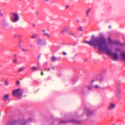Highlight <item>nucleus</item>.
Wrapping results in <instances>:
<instances>
[{
    "label": "nucleus",
    "mask_w": 125,
    "mask_h": 125,
    "mask_svg": "<svg viewBox=\"0 0 125 125\" xmlns=\"http://www.w3.org/2000/svg\"><path fill=\"white\" fill-rule=\"evenodd\" d=\"M105 39L103 37L100 39L99 38H96L91 40L90 41H85L84 43L88 44L89 45H93L94 46H97L99 49L101 51L102 49V48L106 42Z\"/></svg>",
    "instance_id": "obj_1"
},
{
    "label": "nucleus",
    "mask_w": 125,
    "mask_h": 125,
    "mask_svg": "<svg viewBox=\"0 0 125 125\" xmlns=\"http://www.w3.org/2000/svg\"><path fill=\"white\" fill-rule=\"evenodd\" d=\"M104 44L102 48V49L101 51L105 52L107 54L113 56L114 60H117L118 57V54L116 53H113L109 49L107 45L106 40L105 43Z\"/></svg>",
    "instance_id": "obj_2"
},
{
    "label": "nucleus",
    "mask_w": 125,
    "mask_h": 125,
    "mask_svg": "<svg viewBox=\"0 0 125 125\" xmlns=\"http://www.w3.org/2000/svg\"><path fill=\"white\" fill-rule=\"evenodd\" d=\"M69 122H73L75 124H80L82 123V121L73 119H68L65 120H61L59 121V123L61 124H65Z\"/></svg>",
    "instance_id": "obj_3"
},
{
    "label": "nucleus",
    "mask_w": 125,
    "mask_h": 125,
    "mask_svg": "<svg viewBox=\"0 0 125 125\" xmlns=\"http://www.w3.org/2000/svg\"><path fill=\"white\" fill-rule=\"evenodd\" d=\"M12 15V21L13 22H15L18 21L19 19V17L18 13L15 12H12L10 13Z\"/></svg>",
    "instance_id": "obj_4"
},
{
    "label": "nucleus",
    "mask_w": 125,
    "mask_h": 125,
    "mask_svg": "<svg viewBox=\"0 0 125 125\" xmlns=\"http://www.w3.org/2000/svg\"><path fill=\"white\" fill-rule=\"evenodd\" d=\"M23 91L21 89H18L13 91L12 95L15 97H18L21 96Z\"/></svg>",
    "instance_id": "obj_5"
},
{
    "label": "nucleus",
    "mask_w": 125,
    "mask_h": 125,
    "mask_svg": "<svg viewBox=\"0 0 125 125\" xmlns=\"http://www.w3.org/2000/svg\"><path fill=\"white\" fill-rule=\"evenodd\" d=\"M108 40L109 42L111 43L114 44L116 45H118L121 46H123L124 45V44L122 43L121 42L114 41L112 40L110 37L108 38Z\"/></svg>",
    "instance_id": "obj_6"
},
{
    "label": "nucleus",
    "mask_w": 125,
    "mask_h": 125,
    "mask_svg": "<svg viewBox=\"0 0 125 125\" xmlns=\"http://www.w3.org/2000/svg\"><path fill=\"white\" fill-rule=\"evenodd\" d=\"M120 87L118 86L116 89V97L118 98H119L120 97Z\"/></svg>",
    "instance_id": "obj_7"
},
{
    "label": "nucleus",
    "mask_w": 125,
    "mask_h": 125,
    "mask_svg": "<svg viewBox=\"0 0 125 125\" xmlns=\"http://www.w3.org/2000/svg\"><path fill=\"white\" fill-rule=\"evenodd\" d=\"M93 111L89 108H87L85 110V113L87 116L91 115H92Z\"/></svg>",
    "instance_id": "obj_8"
},
{
    "label": "nucleus",
    "mask_w": 125,
    "mask_h": 125,
    "mask_svg": "<svg viewBox=\"0 0 125 125\" xmlns=\"http://www.w3.org/2000/svg\"><path fill=\"white\" fill-rule=\"evenodd\" d=\"M45 42L43 41L41 39H38L37 41V45H41L45 44Z\"/></svg>",
    "instance_id": "obj_9"
},
{
    "label": "nucleus",
    "mask_w": 125,
    "mask_h": 125,
    "mask_svg": "<svg viewBox=\"0 0 125 125\" xmlns=\"http://www.w3.org/2000/svg\"><path fill=\"white\" fill-rule=\"evenodd\" d=\"M120 55L121 58L122 60L125 61V51H123L120 52Z\"/></svg>",
    "instance_id": "obj_10"
},
{
    "label": "nucleus",
    "mask_w": 125,
    "mask_h": 125,
    "mask_svg": "<svg viewBox=\"0 0 125 125\" xmlns=\"http://www.w3.org/2000/svg\"><path fill=\"white\" fill-rule=\"evenodd\" d=\"M115 104H113L112 103H111L108 107V109L109 110H111L114 109L115 107Z\"/></svg>",
    "instance_id": "obj_11"
},
{
    "label": "nucleus",
    "mask_w": 125,
    "mask_h": 125,
    "mask_svg": "<svg viewBox=\"0 0 125 125\" xmlns=\"http://www.w3.org/2000/svg\"><path fill=\"white\" fill-rule=\"evenodd\" d=\"M7 125H17L16 122L14 121H10L7 123Z\"/></svg>",
    "instance_id": "obj_12"
},
{
    "label": "nucleus",
    "mask_w": 125,
    "mask_h": 125,
    "mask_svg": "<svg viewBox=\"0 0 125 125\" xmlns=\"http://www.w3.org/2000/svg\"><path fill=\"white\" fill-rule=\"evenodd\" d=\"M87 90V88L85 86L83 87L82 89V93L83 94H84L86 93Z\"/></svg>",
    "instance_id": "obj_13"
},
{
    "label": "nucleus",
    "mask_w": 125,
    "mask_h": 125,
    "mask_svg": "<svg viewBox=\"0 0 125 125\" xmlns=\"http://www.w3.org/2000/svg\"><path fill=\"white\" fill-rule=\"evenodd\" d=\"M9 96V95L8 94H5L4 95L3 98V100L4 101H6V99L8 98Z\"/></svg>",
    "instance_id": "obj_14"
},
{
    "label": "nucleus",
    "mask_w": 125,
    "mask_h": 125,
    "mask_svg": "<svg viewBox=\"0 0 125 125\" xmlns=\"http://www.w3.org/2000/svg\"><path fill=\"white\" fill-rule=\"evenodd\" d=\"M98 79L100 82L102 81L103 79V77L101 75H99L98 76Z\"/></svg>",
    "instance_id": "obj_15"
},
{
    "label": "nucleus",
    "mask_w": 125,
    "mask_h": 125,
    "mask_svg": "<svg viewBox=\"0 0 125 125\" xmlns=\"http://www.w3.org/2000/svg\"><path fill=\"white\" fill-rule=\"evenodd\" d=\"M91 10V9L89 8H88L86 11V13L87 17H88L89 16V12Z\"/></svg>",
    "instance_id": "obj_16"
},
{
    "label": "nucleus",
    "mask_w": 125,
    "mask_h": 125,
    "mask_svg": "<svg viewBox=\"0 0 125 125\" xmlns=\"http://www.w3.org/2000/svg\"><path fill=\"white\" fill-rule=\"evenodd\" d=\"M68 34L70 36H73L74 35V33L73 32H67Z\"/></svg>",
    "instance_id": "obj_17"
},
{
    "label": "nucleus",
    "mask_w": 125,
    "mask_h": 125,
    "mask_svg": "<svg viewBox=\"0 0 125 125\" xmlns=\"http://www.w3.org/2000/svg\"><path fill=\"white\" fill-rule=\"evenodd\" d=\"M87 88V90H90L93 87V86L92 85L86 86Z\"/></svg>",
    "instance_id": "obj_18"
},
{
    "label": "nucleus",
    "mask_w": 125,
    "mask_h": 125,
    "mask_svg": "<svg viewBox=\"0 0 125 125\" xmlns=\"http://www.w3.org/2000/svg\"><path fill=\"white\" fill-rule=\"evenodd\" d=\"M43 35L45 36H47L48 37H49L50 36L48 34V33L47 32H43Z\"/></svg>",
    "instance_id": "obj_19"
},
{
    "label": "nucleus",
    "mask_w": 125,
    "mask_h": 125,
    "mask_svg": "<svg viewBox=\"0 0 125 125\" xmlns=\"http://www.w3.org/2000/svg\"><path fill=\"white\" fill-rule=\"evenodd\" d=\"M25 68V67H21L19 70L18 72H20L24 70Z\"/></svg>",
    "instance_id": "obj_20"
},
{
    "label": "nucleus",
    "mask_w": 125,
    "mask_h": 125,
    "mask_svg": "<svg viewBox=\"0 0 125 125\" xmlns=\"http://www.w3.org/2000/svg\"><path fill=\"white\" fill-rule=\"evenodd\" d=\"M57 58L55 56H52V61L53 62L56 61V60Z\"/></svg>",
    "instance_id": "obj_21"
},
{
    "label": "nucleus",
    "mask_w": 125,
    "mask_h": 125,
    "mask_svg": "<svg viewBox=\"0 0 125 125\" xmlns=\"http://www.w3.org/2000/svg\"><path fill=\"white\" fill-rule=\"evenodd\" d=\"M17 37H18L19 38H20L21 37V35L17 34H15L14 36V37L15 38Z\"/></svg>",
    "instance_id": "obj_22"
},
{
    "label": "nucleus",
    "mask_w": 125,
    "mask_h": 125,
    "mask_svg": "<svg viewBox=\"0 0 125 125\" xmlns=\"http://www.w3.org/2000/svg\"><path fill=\"white\" fill-rule=\"evenodd\" d=\"M77 30L79 31H83V28L81 27H79L77 28Z\"/></svg>",
    "instance_id": "obj_23"
},
{
    "label": "nucleus",
    "mask_w": 125,
    "mask_h": 125,
    "mask_svg": "<svg viewBox=\"0 0 125 125\" xmlns=\"http://www.w3.org/2000/svg\"><path fill=\"white\" fill-rule=\"evenodd\" d=\"M37 34L36 33L34 34L33 35L31 36V37L32 38H35L37 37Z\"/></svg>",
    "instance_id": "obj_24"
},
{
    "label": "nucleus",
    "mask_w": 125,
    "mask_h": 125,
    "mask_svg": "<svg viewBox=\"0 0 125 125\" xmlns=\"http://www.w3.org/2000/svg\"><path fill=\"white\" fill-rule=\"evenodd\" d=\"M38 68V67H33L31 68V69L33 71H35Z\"/></svg>",
    "instance_id": "obj_25"
},
{
    "label": "nucleus",
    "mask_w": 125,
    "mask_h": 125,
    "mask_svg": "<svg viewBox=\"0 0 125 125\" xmlns=\"http://www.w3.org/2000/svg\"><path fill=\"white\" fill-rule=\"evenodd\" d=\"M34 14L37 17H38L39 16V13L37 11H35L34 12Z\"/></svg>",
    "instance_id": "obj_26"
},
{
    "label": "nucleus",
    "mask_w": 125,
    "mask_h": 125,
    "mask_svg": "<svg viewBox=\"0 0 125 125\" xmlns=\"http://www.w3.org/2000/svg\"><path fill=\"white\" fill-rule=\"evenodd\" d=\"M70 27H67L65 28L64 29H63V31H67L69 30L70 29Z\"/></svg>",
    "instance_id": "obj_27"
},
{
    "label": "nucleus",
    "mask_w": 125,
    "mask_h": 125,
    "mask_svg": "<svg viewBox=\"0 0 125 125\" xmlns=\"http://www.w3.org/2000/svg\"><path fill=\"white\" fill-rule=\"evenodd\" d=\"M77 54L76 53L74 54L73 56V59H74L75 57L77 56Z\"/></svg>",
    "instance_id": "obj_28"
},
{
    "label": "nucleus",
    "mask_w": 125,
    "mask_h": 125,
    "mask_svg": "<svg viewBox=\"0 0 125 125\" xmlns=\"http://www.w3.org/2000/svg\"><path fill=\"white\" fill-rule=\"evenodd\" d=\"M17 59L16 58H14L13 61V62L14 63H15L17 62Z\"/></svg>",
    "instance_id": "obj_29"
},
{
    "label": "nucleus",
    "mask_w": 125,
    "mask_h": 125,
    "mask_svg": "<svg viewBox=\"0 0 125 125\" xmlns=\"http://www.w3.org/2000/svg\"><path fill=\"white\" fill-rule=\"evenodd\" d=\"M50 70H51V69L49 68H46L44 69L45 71L48 70L49 71H50Z\"/></svg>",
    "instance_id": "obj_30"
},
{
    "label": "nucleus",
    "mask_w": 125,
    "mask_h": 125,
    "mask_svg": "<svg viewBox=\"0 0 125 125\" xmlns=\"http://www.w3.org/2000/svg\"><path fill=\"white\" fill-rule=\"evenodd\" d=\"M69 5H66L65 6V9H68L69 7Z\"/></svg>",
    "instance_id": "obj_31"
},
{
    "label": "nucleus",
    "mask_w": 125,
    "mask_h": 125,
    "mask_svg": "<svg viewBox=\"0 0 125 125\" xmlns=\"http://www.w3.org/2000/svg\"><path fill=\"white\" fill-rule=\"evenodd\" d=\"M76 21L77 22H81L80 20L79 19H77L76 20Z\"/></svg>",
    "instance_id": "obj_32"
},
{
    "label": "nucleus",
    "mask_w": 125,
    "mask_h": 125,
    "mask_svg": "<svg viewBox=\"0 0 125 125\" xmlns=\"http://www.w3.org/2000/svg\"><path fill=\"white\" fill-rule=\"evenodd\" d=\"M5 83L6 85H7L8 84V82L6 80L5 81Z\"/></svg>",
    "instance_id": "obj_33"
},
{
    "label": "nucleus",
    "mask_w": 125,
    "mask_h": 125,
    "mask_svg": "<svg viewBox=\"0 0 125 125\" xmlns=\"http://www.w3.org/2000/svg\"><path fill=\"white\" fill-rule=\"evenodd\" d=\"M3 15V14L1 12L0 10V16H2Z\"/></svg>",
    "instance_id": "obj_34"
},
{
    "label": "nucleus",
    "mask_w": 125,
    "mask_h": 125,
    "mask_svg": "<svg viewBox=\"0 0 125 125\" xmlns=\"http://www.w3.org/2000/svg\"><path fill=\"white\" fill-rule=\"evenodd\" d=\"M23 125H25L26 124V122L25 121H23Z\"/></svg>",
    "instance_id": "obj_35"
},
{
    "label": "nucleus",
    "mask_w": 125,
    "mask_h": 125,
    "mask_svg": "<svg viewBox=\"0 0 125 125\" xmlns=\"http://www.w3.org/2000/svg\"><path fill=\"white\" fill-rule=\"evenodd\" d=\"M41 56V54H40L38 56V60H39V58H40Z\"/></svg>",
    "instance_id": "obj_36"
},
{
    "label": "nucleus",
    "mask_w": 125,
    "mask_h": 125,
    "mask_svg": "<svg viewBox=\"0 0 125 125\" xmlns=\"http://www.w3.org/2000/svg\"><path fill=\"white\" fill-rule=\"evenodd\" d=\"M22 51H23L26 52L27 51V50L23 48L22 49Z\"/></svg>",
    "instance_id": "obj_37"
},
{
    "label": "nucleus",
    "mask_w": 125,
    "mask_h": 125,
    "mask_svg": "<svg viewBox=\"0 0 125 125\" xmlns=\"http://www.w3.org/2000/svg\"><path fill=\"white\" fill-rule=\"evenodd\" d=\"M36 24H33L32 25V26L33 27H35L36 26Z\"/></svg>",
    "instance_id": "obj_38"
},
{
    "label": "nucleus",
    "mask_w": 125,
    "mask_h": 125,
    "mask_svg": "<svg viewBox=\"0 0 125 125\" xmlns=\"http://www.w3.org/2000/svg\"><path fill=\"white\" fill-rule=\"evenodd\" d=\"M63 55H66V53L65 52H63Z\"/></svg>",
    "instance_id": "obj_39"
},
{
    "label": "nucleus",
    "mask_w": 125,
    "mask_h": 125,
    "mask_svg": "<svg viewBox=\"0 0 125 125\" xmlns=\"http://www.w3.org/2000/svg\"><path fill=\"white\" fill-rule=\"evenodd\" d=\"M44 1L47 3L49 2V0H44Z\"/></svg>",
    "instance_id": "obj_40"
},
{
    "label": "nucleus",
    "mask_w": 125,
    "mask_h": 125,
    "mask_svg": "<svg viewBox=\"0 0 125 125\" xmlns=\"http://www.w3.org/2000/svg\"><path fill=\"white\" fill-rule=\"evenodd\" d=\"M17 46L19 48H21V45L19 44H18L17 45Z\"/></svg>",
    "instance_id": "obj_41"
},
{
    "label": "nucleus",
    "mask_w": 125,
    "mask_h": 125,
    "mask_svg": "<svg viewBox=\"0 0 125 125\" xmlns=\"http://www.w3.org/2000/svg\"><path fill=\"white\" fill-rule=\"evenodd\" d=\"M98 86L97 85H96L95 87V89H97L98 88Z\"/></svg>",
    "instance_id": "obj_42"
},
{
    "label": "nucleus",
    "mask_w": 125,
    "mask_h": 125,
    "mask_svg": "<svg viewBox=\"0 0 125 125\" xmlns=\"http://www.w3.org/2000/svg\"><path fill=\"white\" fill-rule=\"evenodd\" d=\"M17 83L18 84H20V82L19 81H17Z\"/></svg>",
    "instance_id": "obj_43"
},
{
    "label": "nucleus",
    "mask_w": 125,
    "mask_h": 125,
    "mask_svg": "<svg viewBox=\"0 0 125 125\" xmlns=\"http://www.w3.org/2000/svg\"><path fill=\"white\" fill-rule=\"evenodd\" d=\"M20 39V40L19 42L20 43H21L22 42V40H21V38Z\"/></svg>",
    "instance_id": "obj_44"
},
{
    "label": "nucleus",
    "mask_w": 125,
    "mask_h": 125,
    "mask_svg": "<svg viewBox=\"0 0 125 125\" xmlns=\"http://www.w3.org/2000/svg\"><path fill=\"white\" fill-rule=\"evenodd\" d=\"M31 118H29V119H28V121H31Z\"/></svg>",
    "instance_id": "obj_45"
},
{
    "label": "nucleus",
    "mask_w": 125,
    "mask_h": 125,
    "mask_svg": "<svg viewBox=\"0 0 125 125\" xmlns=\"http://www.w3.org/2000/svg\"><path fill=\"white\" fill-rule=\"evenodd\" d=\"M47 31V30L45 29H43L42 30V31Z\"/></svg>",
    "instance_id": "obj_46"
},
{
    "label": "nucleus",
    "mask_w": 125,
    "mask_h": 125,
    "mask_svg": "<svg viewBox=\"0 0 125 125\" xmlns=\"http://www.w3.org/2000/svg\"><path fill=\"white\" fill-rule=\"evenodd\" d=\"M112 26H110L109 27V28L111 29L112 28Z\"/></svg>",
    "instance_id": "obj_47"
},
{
    "label": "nucleus",
    "mask_w": 125,
    "mask_h": 125,
    "mask_svg": "<svg viewBox=\"0 0 125 125\" xmlns=\"http://www.w3.org/2000/svg\"><path fill=\"white\" fill-rule=\"evenodd\" d=\"M41 75H43V72L42 71V72H41Z\"/></svg>",
    "instance_id": "obj_48"
},
{
    "label": "nucleus",
    "mask_w": 125,
    "mask_h": 125,
    "mask_svg": "<svg viewBox=\"0 0 125 125\" xmlns=\"http://www.w3.org/2000/svg\"><path fill=\"white\" fill-rule=\"evenodd\" d=\"M94 82V80H92V83H93Z\"/></svg>",
    "instance_id": "obj_49"
},
{
    "label": "nucleus",
    "mask_w": 125,
    "mask_h": 125,
    "mask_svg": "<svg viewBox=\"0 0 125 125\" xmlns=\"http://www.w3.org/2000/svg\"><path fill=\"white\" fill-rule=\"evenodd\" d=\"M61 33L62 34H63L64 33V32H63V31H62V32H61Z\"/></svg>",
    "instance_id": "obj_50"
},
{
    "label": "nucleus",
    "mask_w": 125,
    "mask_h": 125,
    "mask_svg": "<svg viewBox=\"0 0 125 125\" xmlns=\"http://www.w3.org/2000/svg\"><path fill=\"white\" fill-rule=\"evenodd\" d=\"M50 79V77H49V78H47V80Z\"/></svg>",
    "instance_id": "obj_51"
},
{
    "label": "nucleus",
    "mask_w": 125,
    "mask_h": 125,
    "mask_svg": "<svg viewBox=\"0 0 125 125\" xmlns=\"http://www.w3.org/2000/svg\"><path fill=\"white\" fill-rule=\"evenodd\" d=\"M14 56L16 57L17 56V55L16 54H15L14 55Z\"/></svg>",
    "instance_id": "obj_52"
},
{
    "label": "nucleus",
    "mask_w": 125,
    "mask_h": 125,
    "mask_svg": "<svg viewBox=\"0 0 125 125\" xmlns=\"http://www.w3.org/2000/svg\"><path fill=\"white\" fill-rule=\"evenodd\" d=\"M47 64V62H46L45 63V65H46Z\"/></svg>",
    "instance_id": "obj_53"
},
{
    "label": "nucleus",
    "mask_w": 125,
    "mask_h": 125,
    "mask_svg": "<svg viewBox=\"0 0 125 125\" xmlns=\"http://www.w3.org/2000/svg\"><path fill=\"white\" fill-rule=\"evenodd\" d=\"M52 69H53V70H54V67H52Z\"/></svg>",
    "instance_id": "obj_54"
},
{
    "label": "nucleus",
    "mask_w": 125,
    "mask_h": 125,
    "mask_svg": "<svg viewBox=\"0 0 125 125\" xmlns=\"http://www.w3.org/2000/svg\"><path fill=\"white\" fill-rule=\"evenodd\" d=\"M30 45L31 47H32V45H31V44H30Z\"/></svg>",
    "instance_id": "obj_55"
},
{
    "label": "nucleus",
    "mask_w": 125,
    "mask_h": 125,
    "mask_svg": "<svg viewBox=\"0 0 125 125\" xmlns=\"http://www.w3.org/2000/svg\"><path fill=\"white\" fill-rule=\"evenodd\" d=\"M113 125H115V124H113Z\"/></svg>",
    "instance_id": "obj_56"
},
{
    "label": "nucleus",
    "mask_w": 125,
    "mask_h": 125,
    "mask_svg": "<svg viewBox=\"0 0 125 125\" xmlns=\"http://www.w3.org/2000/svg\"><path fill=\"white\" fill-rule=\"evenodd\" d=\"M23 1H25V0H22Z\"/></svg>",
    "instance_id": "obj_57"
}]
</instances>
